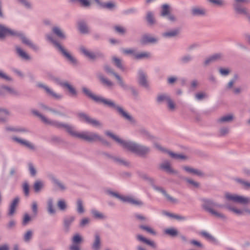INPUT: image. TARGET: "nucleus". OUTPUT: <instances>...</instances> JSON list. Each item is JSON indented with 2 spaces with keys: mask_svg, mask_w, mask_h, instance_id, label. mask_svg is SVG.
<instances>
[{
  "mask_svg": "<svg viewBox=\"0 0 250 250\" xmlns=\"http://www.w3.org/2000/svg\"><path fill=\"white\" fill-rule=\"evenodd\" d=\"M78 27L81 33L83 34L89 33L88 27L85 21H81L79 22Z\"/></svg>",
  "mask_w": 250,
  "mask_h": 250,
  "instance_id": "nucleus-42",
  "label": "nucleus"
},
{
  "mask_svg": "<svg viewBox=\"0 0 250 250\" xmlns=\"http://www.w3.org/2000/svg\"><path fill=\"white\" fill-rule=\"evenodd\" d=\"M146 20L148 23L152 25L155 23V20L154 18L153 14L151 11H148L147 12Z\"/></svg>",
  "mask_w": 250,
  "mask_h": 250,
  "instance_id": "nucleus-51",
  "label": "nucleus"
},
{
  "mask_svg": "<svg viewBox=\"0 0 250 250\" xmlns=\"http://www.w3.org/2000/svg\"><path fill=\"white\" fill-rule=\"evenodd\" d=\"M159 167L160 169L164 170L168 173L179 175L178 171L171 167L170 163L168 161H165L160 165Z\"/></svg>",
  "mask_w": 250,
  "mask_h": 250,
  "instance_id": "nucleus-20",
  "label": "nucleus"
},
{
  "mask_svg": "<svg viewBox=\"0 0 250 250\" xmlns=\"http://www.w3.org/2000/svg\"><path fill=\"white\" fill-rule=\"evenodd\" d=\"M80 51L84 56L88 59L95 61L97 59H104L105 58L104 54L100 51L96 52H91L87 50L84 46H81L79 48Z\"/></svg>",
  "mask_w": 250,
  "mask_h": 250,
  "instance_id": "nucleus-9",
  "label": "nucleus"
},
{
  "mask_svg": "<svg viewBox=\"0 0 250 250\" xmlns=\"http://www.w3.org/2000/svg\"><path fill=\"white\" fill-rule=\"evenodd\" d=\"M112 160L115 163L120 165H123L125 166H128L129 165V162L118 157L114 156V157H112Z\"/></svg>",
  "mask_w": 250,
  "mask_h": 250,
  "instance_id": "nucleus-49",
  "label": "nucleus"
},
{
  "mask_svg": "<svg viewBox=\"0 0 250 250\" xmlns=\"http://www.w3.org/2000/svg\"><path fill=\"white\" fill-rule=\"evenodd\" d=\"M180 33L179 28L169 30L162 33V36L166 38H171L177 36Z\"/></svg>",
  "mask_w": 250,
  "mask_h": 250,
  "instance_id": "nucleus-31",
  "label": "nucleus"
},
{
  "mask_svg": "<svg viewBox=\"0 0 250 250\" xmlns=\"http://www.w3.org/2000/svg\"><path fill=\"white\" fill-rule=\"evenodd\" d=\"M0 88L7 91L10 94L14 96H19L20 93L14 88L6 85H1Z\"/></svg>",
  "mask_w": 250,
  "mask_h": 250,
  "instance_id": "nucleus-48",
  "label": "nucleus"
},
{
  "mask_svg": "<svg viewBox=\"0 0 250 250\" xmlns=\"http://www.w3.org/2000/svg\"><path fill=\"white\" fill-rule=\"evenodd\" d=\"M169 7L167 4H163L162 7L161 16L163 17H166L170 13Z\"/></svg>",
  "mask_w": 250,
  "mask_h": 250,
  "instance_id": "nucleus-59",
  "label": "nucleus"
},
{
  "mask_svg": "<svg viewBox=\"0 0 250 250\" xmlns=\"http://www.w3.org/2000/svg\"><path fill=\"white\" fill-rule=\"evenodd\" d=\"M76 210L77 212L79 214H83L85 211V209L83 207V201L81 199H78L77 200Z\"/></svg>",
  "mask_w": 250,
  "mask_h": 250,
  "instance_id": "nucleus-43",
  "label": "nucleus"
},
{
  "mask_svg": "<svg viewBox=\"0 0 250 250\" xmlns=\"http://www.w3.org/2000/svg\"><path fill=\"white\" fill-rule=\"evenodd\" d=\"M49 178L51 182L61 191H64L67 189L66 186L53 175H49Z\"/></svg>",
  "mask_w": 250,
  "mask_h": 250,
  "instance_id": "nucleus-21",
  "label": "nucleus"
},
{
  "mask_svg": "<svg viewBox=\"0 0 250 250\" xmlns=\"http://www.w3.org/2000/svg\"><path fill=\"white\" fill-rule=\"evenodd\" d=\"M20 198L18 197H15L13 200V201H12L9 206V210L8 212V215L9 216H12L14 214L16 210V207L18 206Z\"/></svg>",
  "mask_w": 250,
  "mask_h": 250,
  "instance_id": "nucleus-24",
  "label": "nucleus"
},
{
  "mask_svg": "<svg viewBox=\"0 0 250 250\" xmlns=\"http://www.w3.org/2000/svg\"><path fill=\"white\" fill-rule=\"evenodd\" d=\"M200 235H202L203 237H204L205 239H206L207 240L214 243H217V239L212 236L211 234L209 233L208 232L206 231H202L200 233Z\"/></svg>",
  "mask_w": 250,
  "mask_h": 250,
  "instance_id": "nucleus-39",
  "label": "nucleus"
},
{
  "mask_svg": "<svg viewBox=\"0 0 250 250\" xmlns=\"http://www.w3.org/2000/svg\"><path fill=\"white\" fill-rule=\"evenodd\" d=\"M22 189L23 193L26 196L29 194V186L27 182H25L22 185Z\"/></svg>",
  "mask_w": 250,
  "mask_h": 250,
  "instance_id": "nucleus-64",
  "label": "nucleus"
},
{
  "mask_svg": "<svg viewBox=\"0 0 250 250\" xmlns=\"http://www.w3.org/2000/svg\"><path fill=\"white\" fill-rule=\"evenodd\" d=\"M226 199L228 201H231L234 203L242 205H247L250 204V197L238 195L235 194H231L226 192L225 194Z\"/></svg>",
  "mask_w": 250,
  "mask_h": 250,
  "instance_id": "nucleus-10",
  "label": "nucleus"
},
{
  "mask_svg": "<svg viewBox=\"0 0 250 250\" xmlns=\"http://www.w3.org/2000/svg\"><path fill=\"white\" fill-rule=\"evenodd\" d=\"M75 217L74 216H70L64 219L63 220V227L65 232H68L70 230V227L74 222Z\"/></svg>",
  "mask_w": 250,
  "mask_h": 250,
  "instance_id": "nucleus-28",
  "label": "nucleus"
},
{
  "mask_svg": "<svg viewBox=\"0 0 250 250\" xmlns=\"http://www.w3.org/2000/svg\"><path fill=\"white\" fill-rule=\"evenodd\" d=\"M178 177L182 180L186 181L187 183H188V184L191 185L192 187L194 188H198L200 186L199 183L196 182L192 179L188 178L187 177H185L184 176H181L180 175H178Z\"/></svg>",
  "mask_w": 250,
  "mask_h": 250,
  "instance_id": "nucleus-41",
  "label": "nucleus"
},
{
  "mask_svg": "<svg viewBox=\"0 0 250 250\" xmlns=\"http://www.w3.org/2000/svg\"><path fill=\"white\" fill-rule=\"evenodd\" d=\"M234 119V116L232 114H229L223 116L217 120L218 123L222 124L224 123H231Z\"/></svg>",
  "mask_w": 250,
  "mask_h": 250,
  "instance_id": "nucleus-25",
  "label": "nucleus"
},
{
  "mask_svg": "<svg viewBox=\"0 0 250 250\" xmlns=\"http://www.w3.org/2000/svg\"><path fill=\"white\" fill-rule=\"evenodd\" d=\"M119 84L123 89L130 90L133 96L136 97L138 96V90L134 87L126 84L123 79L119 83Z\"/></svg>",
  "mask_w": 250,
  "mask_h": 250,
  "instance_id": "nucleus-22",
  "label": "nucleus"
},
{
  "mask_svg": "<svg viewBox=\"0 0 250 250\" xmlns=\"http://www.w3.org/2000/svg\"><path fill=\"white\" fill-rule=\"evenodd\" d=\"M239 79V76L238 74H235L233 75L232 79H231L229 83H227V84L225 86V88L227 90H231L235 84V83L236 82V81Z\"/></svg>",
  "mask_w": 250,
  "mask_h": 250,
  "instance_id": "nucleus-38",
  "label": "nucleus"
},
{
  "mask_svg": "<svg viewBox=\"0 0 250 250\" xmlns=\"http://www.w3.org/2000/svg\"><path fill=\"white\" fill-rule=\"evenodd\" d=\"M16 52L21 60L28 61L32 59L31 57L19 46H15Z\"/></svg>",
  "mask_w": 250,
  "mask_h": 250,
  "instance_id": "nucleus-19",
  "label": "nucleus"
},
{
  "mask_svg": "<svg viewBox=\"0 0 250 250\" xmlns=\"http://www.w3.org/2000/svg\"><path fill=\"white\" fill-rule=\"evenodd\" d=\"M136 238L138 240L141 241L153 248H156V244L154 241L148 240L141 235H137Z\"/></svg>",
  "mask_w": 250,
  "mask_h": 250,
  "instance_id": "nucleus-34",
  "label": "nucleus"
},
{
  "mask_svg": "<svg viewBox=\"0 0 250 250\" xmlns=\"http://www.w3.org/2000/svg\"><path fill=\"white\" fill-rule=\"evenodd\" d=\"M138 79L139 84L145 87L148 88L149 84L147 80V75L142 69H139L138 71Z\"/></svg>",
  "mask_w": 250,
  "mask_h": 250,
  "instance_id": "nucleus-14",
  "label": "nucleus"
},
{
  "mask_svg": "<svg viewBox=\"0 0 250 250\" xmlns=\"http://www.w3.org/2000/svg\"><path fill=\"white\" fill-rule=\"evenodd\" d=\"M139 134L144 139L151 140L153 139V136L146 130V129L142 128L139 130Z\"/></svg>",
  "mask_w": 250,
  "mask_h": 250,
  "instance_id": "nucleus-40",
  "label": "nucleus"
},
{
  "mask_svg": "<svg viewBox=\"0 0 250 250\" xmlns=\"http://www.w3.org/2000/svg\"><path fill=\"white\" fill-rule=\"evenodd\" d=\"M18 2L27 9H31L32 8V5L28 0H17Z\"/></svg>",
  "mask_w": 250,
  "mask_h": 250,
  "instance_id": "nucleus-58",
  "label": "nucleus"
},
{
  "mask_svg": "<svg viewBox=\"0 0 250 250\" xmlns=\"http://www.w3.org/2000/svg\"><path fill=\"white\" fill-rule=\"evenodd\" d=\"M10 115V111L4 108L0 107V123L4 124L8 121V117Z\"/></svg>",
  "mask_w": 250,
  "mask_h": 250,
  "instance_id": "nucleus-23",
  "label": "nucleus"
},
{
  "mask_svg": "<svg viewBox=\"0 0 250 250\" xmlns=\"http://www.w3.org/2000/svg\"><path fill=\"white\" fill-rule=\"evenodd\" d=\"M250 0H233L232 7L236 14L243 15L248 9L245 5L249 3Z\"/></svg>",
  "mask_w": 250,
  "mask_h": 250,
  "instance_id": "nucleus-11",
  "label": "nucleus"
},
{
  "mask_svg": "<svg viewBox=\"0 0 250 250\" xmlns=\"http://www.w3.org/2000/svg\"><path fill=\"white\" fill-rule=\"evenodd\" d=\"M122 201L127 202L131 205L138 207H141L144 204L141 200L134 198L129 196H123Z\"/></svg>",
  "mask_w": 250,
  "mask_h": 250,
  "instance_id": "nucleus-18",
  "label": "nucleus"
},
{
  "mask_svg": "<svg viewBox=\"0 0 250 250\" xmlns=\"http://www.w3.org/2000/svg\"><path fill=\"white\" fill-rule=\"evenodd\" d=\"M90 219L88 218L85 217L83 218L80 222V227L83 228L87 226L90 223Z\"/></svg>",
  "mask_w": 250,
  "mask_h": 250,
  "instance_id": "nucleus-62",
  "label": "nucleus"
},
{
  "mask_svg": "<svg viewBox=\"0 0 250 250\" xmlns=\"http://www.w3.org/2000/svg\"><path fill=\"white\" fill-rule=\"evenodd\" d=\"M142 177L144 179L148 181L149 182V183L151 185L153 188L155 190L161 193L165 197V198L167 199V200L168 201H169L172 203H173V204H177L179 202V201L178 199L171 196L169 194H168L167 192V191L164 188H163L162 187H158V186H156L154 184L155 180H154V179H153L151 177H149L147 175H146V174H143L142 175Z\"/></svg>",
  "mask_w": 250,
  "mask_h": 250,
  "instance_id": "nucleus-7",
  "label": "nucleus"
},
{
  "mask_svg": "<svg viewBox=\"0 0 250 250\" xmlns=\"http://www.w3.org/2000/svg\"><path fill=\"white\" fill-rule=\"evenodd\" d=\"M44 184L42 181L37 180L35 182L33 186L34 191L36 193L39 192L43 188Z\"/></svg>",
  "mask_w": 250,
  "mask_h": 250,
  "instance_id": "nucleus-46",
  "label": "nucleus"
},
{
  "mask_svg": "<svg viewBox=\"0 0 250 250\" xmlns=\"http://www.w3.org/2000/svg\"><path fill=\"white\" fill-rule=\"evenodd\" d=\"M54 201L52 198H49L47 201V210L48 214L50 215L54 214L56 213V210L54 207Z\"/></svg>",
  "mask_w": 250,
  "mask_h": 250,
  "instance_id": "nucleus-33",
  "label": "nucleus"
},
{
  "mask_svg": "<svg viewBox=\"0 0 250 250\" xmlns=\"http://www.w3.org/2000/svg\"><path fill=\"white\" fill-rule=\"evenodd\" d=\"M28 170L30 173V175L32 177H34L36 176L37 174V170L33 165V164L32 162H29L27 164Z\"/></svg>",
  "mask_w": 250,
  "mask_h": 250,
  "instance_id": "nucleus-55",
  "label": "nucleus"
},
{
  "mask_svg": "<svg viewBox=\"0 0 250 250\" xmlns=\"http://www.w3.org/2000/svg\"><path fill=\"white\" fill-rule=\"evenodd\" d=\"M104 68V70L107 73L112 74L116 78V79L118 80V83L121 81L122 80V78L117 73H115L113 69L111 68L109 65H105Z\"/></svg>",
  "mask_w": 250,
  "mask_h": 250,
  "instance_id": "nucleus-36",
  "label": "nucleus"
},
{
  "mask_svg": "<svg viewBox=\"0 0 250 250\" xmlns=\"http://www.w3.org/2000/svg\"><path fill=\"white\" fill-rule=\"evenodd\" d=\"M151 56L150 53L148 52H142L140 53H136L135 54V59L136 60H142L144 59H147Z\"/></svg>",
  "mask_w": 250,
  "mask_h": 250,
  "instance_id": "nucleus-44",
  "label": "nucleus"
},
{
  "mask_svg": "<svg viewBox=\"0 0 250 250\" xmlns=\"http://www.w3.org/2000/svg\"><path fill=\"white\" fill-rule=\"evenodd\" d=\"M33 236V232L32 230H27L23 236V240L25 243L30 242Z\"/></svg>",
  "mask_w": 250,
  "mask_h": 250,
  "instance_id": "nucleus-47",
  "label": "nucleus"
},
{
  "mask_svg": "<svg viewBox=\"0 0 250 250\" xmlns=\"http://www.w3.org/2000/svg\"><path fill=\"white\" fill-rule=\"evenodd\" d=\"M12 140L16 142L26 146L31 150H35L36 149V146L35 145L28 141L21 139L17 137H12Z\"/></svg>",
  "mask_w": 250,
  "mask_h": 250,
  "instance_id": "nucleus-17",
  "label": "nucleus"
},
{
  "mask_svg": "<svg viewBox=\"0 0 250 250\" xmlns=\"http://www.w3.org/2000/svg\"><path fill=\"white\" fill-rule=\"evenodd\" d=\"M63 88H66L69 93L72 96H77L78 94V92L76 90V89L75 88V87L72 85L70 83H69L68 82L65 81V83L63 84V86L62 87Z\"/></svg>",
  "mask_w": 250,
  "mask_h": 250,
  "instance_id": "nucleus-35",
  "label": "nucleus"
},
{
  "mask_svg": "<svg viewBox=\"0 0 250 250\" xmlns=\"http://www.w3.org/2000/svg\"><path fill=\"white\" fill-rule=\"evenodd\" d=\"M156 100L157 103L159 104L166 102L168 109L171 111H174L175 109V104L168 93H163L158 94Z\"/></svg>",
  "mask_w": 250,
  "mask_h": 250,
  "instance_id": "nucleus-8",
  "label": "nucleus"
},
{
  "mask_svg": "<svg viewBox=\"0 0 250 250\" xmlns=\"http://www.w3.org/2000/svg\"><path fill=\"white\" fill-rule=\"evenodd\" d=\"M229 131V129L228 127L223 126L220 128L219 131V135L220 136H225L227 135Z\"/></svg>",
  "mask_w": 250,
  "mask_h": 250,
  "instance_id": "nucleus-63",
  "label": "nucleus"
},
{
  "mask_svg": "<svg viewBox=\"0 0 250 250\" xmlns=\"http://www.w3.org/2000/svg\"><path fill=\"white\" fill-rule=\"evenodd\" d=\"M32 113L39 117L44 124L50 125L58 129L64 128L67 132L73 137H78L89 142L96 141L100 139V136L96 133L85 132L81 133L77 132L75 130L73 126L56 120L49 119L36 110H32Z\"/></svg>",
  "mask_w": 250,
  "mask_h": 250,
  "instance_id": "nucleus-1",
  "label": "nucleus"
},
{
  "mask_svg": "<svg viewBox=\"0 0 250 250\" xmlns=\"http://www.w3.org/2000/svg\"><path fill=\"white\" fill-rule=\"evenodd\" d=\"M115 7V5L112 2H104L101 4V7L103 8L112 10Z\"/></svg>",
  "mask_w": 250,
  "mask_h": 250,
  "instance_id": "nucleus-61",
  "label": "nucleus"
},
{
  "mask_svg": "<svg viewBox=\"0 0 250 250\" xmlns=\"http://www.w3.org/2000/svg\"><path fill=\"white\" fill-rule=\"evenodd\" d=\"M158 41L159 39L158 38L146 34L143 35L142 37L141 42L143 44L148 43L156 44L158 42Z\"/></svg>",
  "mask_w": 250,
  "mask_h": 250,
  "instance_id": "nucleus-15",
  "label": "nucleus"
},
{
  "mask_svg": "<svg viewBox=\"0 0 250 250\" xmlns=\"http://www.w3.org/2000/svg\"><path fill=\"white\" fill-rule=\"evenodd\" d=\"M82 241L83 238L79 234L74 235L72 239V244L74 245H79Z\"/></svg>",
  "mask_w": 250,
  "mask_h": 250,
  "instance_id": "nucleus-56",
  "label": "nucleus"
},
{
  "mask_svg": "<svg viewBox=\"0 0 250 250\" xmlns=\"http://www.w3.org/2000/svg\"><path fill=\"white\" fill-rule=\"evenodd\" d=\"M101 247V240L100 235L96 233L94 235V240L91 245L93 250H100Z\"/></svg>",
  "mask_w": 250,
  "mask_h": 250,
  "instance_id": "nucleus-26",
  "label": "nucleus"
},
{
  "mask_svg": "<svg viewBox=\"0 0 250 250\" xmlns=\"http://www.w3.org/2000/svg\"><path fill=\"white\" fill-rule=\"evenodd\" d=\"M8 36L19 37L22 43L28 45L35 51H38L40 49L39 47L33 43L30 40L25 36L23 32L11 29L4 25L0 24V39Z\"/></svg>",
  "mask_w": 250,
  "mask_h": 250,
  "instance_id": "nucleus-4",
  "label": "nucleus"
},
{
  "mask_svg": "<svg viewBox=\"0 0 250 250\" xmlns=\"http://www.w3.org/2000/svg\"><path fill=\"white\" fill-rule=\"evenodd\" d=\"M57 207L61 211H65L67 208V204L64 199H60L58 201Z\"/></svg>",
  "mask_w": 250,
  "mask_h": 250,
  "instance_id": "nucleus-52",
  "label": "nucleus"
},
{
  "mask_svg": "<svg viewBox=\"0 0 250 250\" xmlns=\"http://www.w3.org/2000/svg\"><path fill=\"white\" fill-rule=\"evenodd\" d=\"M5 130L7 131H12L15 132L21 133H28L29 130L26 127L21 126H7L5 127Z\"/></svg>",
  "mask_w": 250,
  "mask_h": 250,
  "instance_id": "nucleus-29",
  "label": "nucleus"
},
{
  "mask_svg": "<svg viewBox=\"0 0 250 250\" xmlns=\"http://www.w3.org/2000/svg\"><path fill=\"white\" fill-rule=\"evenodd\" d=\"M98 78L102 84L104 86L108 88H111L114 85L113 82L104 77L102 74L98 75Z\"/></svg>",
  "mask_w": 250,
  "mask_h": 250,
  "instance_id": "nucleus-32",
  "label": "nucleus"
},
{
  "mask_svg": "<svg viewBox=\"0 0 250 250\" xmlns=\"http://www.w3.org/2000/svg\"><path fill=\"white\" fill-rule=\"evenodd\" d=\"M201 201L202 203V208L205 211L217 217L223 219H226V217L224 214L217 212L213 209V208H222L224 207V205L218 204L210 199L202 198Z\"/></svg>",
  "mask_w": 250,
  "mask_h": 250,
  "instance_id": "nucleus-5",
  "label": "nucleus"
},
{
  "mask_svg": "<svg viewBox=\"0 0 250 250\" xmlns=\"http://www.w3.org/2000/svg\"><path fill=\"white\" fill-rule=\"evenodd\" d=\"M53 33L61 39H65L66 36L61 28L58 26H54L52 28Z\"/></svg>",
  "mask_w": 250,
  "mask_h": 250,
  "instance_id": "nucleus-37",
  "label": "nucleus"
},
{
  "mask_svg": "<svg viewBox=\"0 0 250 250\" xmlns=\"http://www.w3.org/2000/svg\"><path fill=\"white\" fill-rule=\"evenodd\" d=\"M224 207L226 208L229 210L233 212L234 213L238 215H242L244 213L243 210L238 209L232 207L229 205H224Z\"/></svg>",
  "mask_w": 250,
  "mask_h": 250,
  "instance_id": "nucleus-54",
  "label": "nucleus"
},
{
  "mask_svg": "<svg viewBox=\"0 0 250 250\" xmlns=\"http://www.w3.org/2000/svg\"><path fill=\"white\" fill-rule=\"evenodd\" d=\"M223 57V55L221 53H216L213 54L208 58H207L203 62V65L206 67L209 65L211 63H213L219 60H220Z\"/></svg>",
  "mask_w": 250,
  "mask_h": 250,
  "instance_id": "nucleus-16",
  "label": "nucleus"
},
{
  "mask_svg": "<svg viewBox=\"0 0 250 250\" xmlns=\"http://www.w3.org/2000/svg\"><path fill=\"white\" fill-rule=\"evenodd\" d=\"M165 233L171 237H175L178 234V230L173 228L166 229L165 230Z\"/></svg>",
  "mask_w": 250,
  "mask_h": 250,
  "instance_id": "nucleus-53",
  "label": "nucleus"
},
{
  "mask_svg": "<svg viewBox=\"0 0 250 250\" xmlns=\"http://www.w3.org/2000/svg\"><path fill=\"white\" fill-rule=\"evenodd\" d=\"M105 134L117 142L124 148L141 157L145 158L146 157L151 151V148L149 146L134 141L123 140L109 131H106Z\"/></svg>",
  "mask_w": 250,
  "mask_h": 250,
  "instance_id": "nucleus-3",
  "label": "nucleus"
},
{
  "mask_svg": "<svg viewBox=\"0 0 250 250\" xmlns=\"http://www.w3.org/2000/svg\"><path fill=\"white\" fill-rule=\"evenodd\" d=\"M206 14V11L203 8L193 7L191 9V14L193 16H203Z\"/></svg>",
  "mask_w": 250,
  "mask_h": 250,
  "instance_id": "nucleus-27",
  "label": "nucleus"
},
{
  "mask_svg": "<svg viewBox=\"0 0 250 250\" xmlns=\"http://www.w3.org/2000/svg\"><path fill=\"white\" fill-rule=\"evenodd\" d=\"M82 92L87 97L89 98L94 102L98 104H103L109 107L115 109L118 114L125 120H126L131 123L135 124L136 120L127 111H126L123 107L116 104L114 102L105 99L102 96L96 95L86 87L82 88Z\"/></svg>",
  "mask_w": 250,
  "mask_h": 250,
  "instance_id": "nucleus-2",
  "label": "nucleus"
},
{
  "mask_svg": "<svg viewBox=\"0 0 250 250\" xmlns=\"http://www.w3.org/2000/svg\"><path fill=\"white\" fill-rule=\"evenodd\" d=\"M112 60L114 64L117 68H119L120 69L123 71L125 70V68L122 64V60L120 59L115 56H113L112 58Z\"/></svg>",
  "mask_w": 250,
  "mask_h": 250,
  "instance_id": "nucleus-45",
  "label": "nucleus"
},
{
  "mask_svg": "<svg viewBox=\"0 0 250 250\" xmlns=\"http://www.w3.org/2000/svg\"><path fill=\"white\" fill-rule=\"evenodd\" d=\"M37 86L39 88L43 89L47 95L52 96L55 99L60 100L62 97V95L55 93L53 90L50 89L47 85L43 84V83H37Z\"/></svg>",
  "mask_w": 250,
  "mask_h": 250,
  "instance_id": "nucleus-13",
  "label": "nucleus"
},
{
  "mask_svg": "<svg viewBox=\"0 0 250 250\" xmlns=\"http://www.w3.org/2000/svg\"><path fill=\"white\" fill-rule=\"evenodd\" d=\"M106 193L108 195L111 196L112 197H115L116 198H118L120 199V200H122V199L123 198L124 196L121 195L119 194H118L117 192L113 191L110 189H107L106 190Z\"/></svg>",
  "mask_w": 250,
  "mask_h": 250,
  "instance_id": "nucleus-60",
  "label": "nucleus"
},
{
  "mask_svg": "<svg viewBox=\"0 0 250 250\" xmlns=\"http://www.w3.org/2000/svg\"><path fill=\"white\" fill-rule=\"evenodd\" d=\"M167 153L171 158L175 159H184L186 158L185 156L183 155L175 153L169 150L167 151Z\"/></svg>",
  "mask_w": 250,
  "mask_h": 250,
  "instance_id": "nucleus-57",
  "label": "nucleus"
},
{
  "mask_svg": "<svg viewBox=\"0 0 250 250\" xmlns=\"http://www.w3.org/2000/svg\"><path fill=\"white\" fill-rule=\"evenodd\" d=\"M91 212L93 216L96 219H104L106 218L104 214L95 209H92Z\"/></svg>",
  "mask_w": 250,
  "mask_h": 250,
  "instance_id": "nucleus-50",
  "label": "nucleus"
},
{
  "mask_svg": "<svg viewBox=\"0 0 250 250\" xmlns=\"http://www.w3.org/2000/svg\"><path fill=\"white\" fill-rule=\"evenodd\" d=\"M78 116L82 121H84L86 123L92 125L96 127H100L102 126V124L99 121L91 118L88 115L83 113L80 112L78 114Z\"/></svg>",
  "mask_w": 250,
  "mask_h": 250,
  "instance_id": "nucleus-12",
  "label": "nucleus"
},
{
  "mask_svg": "<svg viewBox=\"0 0 250 250\" xmlns=\"http://www.w3.org/2000/svg\"><path fill=\"white\" fill-rule=\"evenodd\" d=\"M46 38L53 44L56 49L62 54L63 57H64L70 63L74 65L78 64V62L77 60L67 52L64 47L59 42L54 40L50 35H47L46 36Z\"/></svg>",
  "mask_w": 250,
  "mask_h": 250,
  "instance_id": "nucleus-6",
  "label": "nucleus"
},
{
  "mask_svg": "<svg viewBox=\"0 0 250 250\" xmlns=\"http://www.w3.org/2000/svg\"><path fill=\"white\" fill-rule=\"evenodd\" d=\"M193 57L191 55L186 54L181 57L179 61L181 64L185 65L191 62L193 60Z\"/></svg>",
  "mask_w": 250,
  "mask_h": 250,
  "instance_id": "nucleus-30",
  "label": "nucleus"
}]
</instances>
